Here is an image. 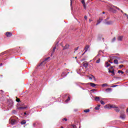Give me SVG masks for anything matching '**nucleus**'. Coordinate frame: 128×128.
Listing matches in <instances>:
<instances>
[{
    "label": "nucleus",
    "instance_id": "nucleus-15",
    "mask_svg": "<svg viewBox=\"0 0 128 128\" xmlns=\"http://www.w3.org/2000/svg\"><path fill=\"white\" fill-rule=\"evenodd\" d=\"M94 100L96 102H100V97L96 96Z\"/></svg>",
    "mask_w": 128,
    "mask_h": 128
},
{
    "label": "nucleus",
    "instance_id": "nucleus-45",
    "mask_svg": "<svg viewBox=\"0 0 128 128\" xmlns=\"http://www.w3.org/2000/svg\"><path fill=\"white\" fill-rule=\"evenodd\" d=\"M102 39L103 42H104V38H102Z\"/></svg>",
    "mask_w": 128,
    "mask_h": 128
},
{
    "label": "nucleus",
    "instance_id": "nucleus-54",
    "mask_svg": "<svg viewBox=\"0 0 128 128\" xmlns=\"http://www.w3.org/2000/svg\"><path fill=\"white\" fill-rule=\"evenodd\" d=\"M36 125V124H34L33 126H34Z\"/></svg>",
    "mask_w": 128,
    "mask_h": 128
},
{
    "label": "nucleus",
    "instance_id": "nucleus-22",
    "mask_svg": "<svg viewBox=\"0 0 128 128\" xmlns=\"http://www.w3.org/2000/svg\"><path fill=\"white\" fill-rule=\"evenodd\" d=\"M56 47H54V48H53L52 52V54H51V56H52V54H54V52H56Z\"/></svg>",
    "mask_w": 128,
    "mask_h": 128
},
{
    "label": "nucleus",
    "instance_id": "nucleus-33",
    "mask_svg": "<svg viewBox=\"0 0 128 128\" xmlns=\"http://www.w3.org/2000/svg\"><path fill=\"white\" fill-rule=\"evenodd\" d=\"M81 2L82 4H86V2H84V0H82Z\"/></svg>",
    "mask_w": 128,
    "mask_h": 128
},
{
    "label": "nucleus",
    "instance_id": "nucleus-38",
    "mask_svg": "<svg viewBox=\"0 0 128 128\" xmlns=\"http://www.w3.org/2000/svg\"><path fill=\"white\" fill-rule=\"evenodd\" d=\"M122 66H124V65L121 64V65H120V66H119V68H122Z\"/></svg>",
    "mask_w": 128,
    "mask_h": 128
},
{
    "label": "nucleus",
    "instance_id": "nucleus-24",
    "mask_svg": "<svg viewBox=\"0 0 128 128\" xmlns=\"http://www.w3.org/2000/svg\"><path fill=\"white\" fill-rule=\"evenodd\" d=\"M101 86L102 87H104V86H108V84H102Z\"/></svg>",
    "mask_w": 128,
    "mask_h": 128
},
{
    "label": "nucleus",
    "instance_id": "nucleus-43",
    "mask_svg": "<svg viewBox=\"0 0 128 128\" xmlns=\"http://www.w3.org/2000/svg\"><path fill=\"white\" fill-rule=\"evenodd\" d=\"M92 78H96L94 77V76H92Z\"/></svg>",
    "mask_w": 128,
    "mask_h": 128
},
{
    "label": "nucleus",
    "instance_id": "nucleus-48",
    "mask_svg": "<svg viewBox=\"0 0 128 128\" xmlns=\"http://www.w3.org/2000/svg\"><path fill=\"white\" fill-rule=\"evenodd\" d=\"M121 10V12L124 13V12L122 11V10Z\"/></svg>",
    "mask_w": 128,
    "mask_h": 128
},
{
    "label": "nucleus",
    "instance_id": "nucleus-34",
    "mask_svg": "<svg viewBox=\"0 0 128 128\" xmlns=\"http://www.w3.org/2000/svg\"><path fill=\"white\" fill-rule=\"evenodd\" d=\"M116 86H118V85H114V86H111L110 88H116Z\"/></svg>",
    "mask_w": 128,
    "mask_h": 128
},
{
    "label": "nucleus",
    "instance_id": "nucleus-41",
    "mask_svg": "<svg viewBox=\"0 0 128 128\" xmlns=\"http://www.w3.org/2000/svg\"><path fill=\"white\" fill-rule=\"evenodd\" d=\"M72 1L70 0V6H72Z\"/></svg>",
    "mask_w": 128,
    "mask_h": 128
},
{
    "label": "nucleus",
    "instance_id": "nucleus-50",
    "mask_svg": "<svg viewBox=\"0 0 128 128\" xmlns=\"http://www.w3.org/2000/svg\"><path fill=\"white\" fill-rule=\"evenodd\" d=\"M126 112H128V108L126 109Z\"/></svg>",
    "mask_w": 128,
    "mask_h": 128
},
{
    "label": "nucleus",
    "instance_id": "nucleus-5",
    "mask_svg": "<svg viewBox=\"0 0 128 128\" xmlns=\"http://www.w3.org/2000/svg\"><path fill=\"white\" fill-rule=\"evenodd\" d=\"M6 36H7V38H10V36H12V34L10 32H6Z\"/></svg>",
    "mask_w": 128,
    "mask_h": 128
},
{
    "label": "nucleus",
    "instance_id": "nucleus-7",
    "mask_svg": "<svg viewBox=\"0 0 128 128\" xmlns=\"http://www.w3.org/2000/svg\"><path fill=\"white\" fill-rule=\"evenodd\" d=\"M83 66L86 68H88V63L87 62H84Z\"/></svg>",
    "mask_w": 128,
    "mask_h": 128
},
{
    "label": "nucleus",
    "instance_id": "nucleus-42",
    "mask_svg": "<svg viewBox=\"0 0 128 128\" xmlns=\"http://www.w3.org/2000/svg\"><path fill=\"white\" fill-rule=\"evenodd\" d=\"M108 62H110V64H112V62H110V60H109Z\"/></svg>",
    "mask_w": 128,
    "mask_h": 128
},
{
    "label": "nucleus",
    "instance_id": "nucleus-10",
    "mask_svg": "<svg viewBox=\"0 0 128 128\" xmlns=\"http://www.w3.org/2000/svg\"><path fill=\"white\" fill-rule=\"evenodd\" d=\"M9 106L11 107L12 106V105L14 104V102H12V100H10L9 102Z\"/></svg>",
    "mask_w": 128,
    "mask_h": 128
},
{
    "label": "nucleus",
    "instance_id": "nucleus-31",
    "mask_svg": "<svg viewBox=\"0 0 128 128\" xmlns=\"http://www.w3.org/2000/svg\"><path fill=\"white\" fill-rule=\"evenodd\" d=\"M107 24H112V22L109 21L108 22H106Z\"/></svg>",
    "mask_w": 128,
    "mask_h": 128
},
{
    "label": "nucleus",
    "instance_id": "nucleus-23",
    "mask_svg": "<svg viewBox=\"0 0 128 128\" xmlns=\"http://www.w3.org/2000/svg\"><path fill=\"white\" fill-rule=\"evenodd\" d=\"M102 36L101 34L99 35L98 36V40H102Z\"/></svg>",
    "mask_w": 128,
    "mask_h": 128
},
{
    "label": "nucleus",
    "instance_id": "nucleus-3",
    "mask_svg": "<svg viewBox=\"0 0 128 128\" xmlns=\"http://www.w3.org/2000/svg\"><path fill=\"white\" fill-rule=\"evenodd\" d=\"M114 8H116V10H120V8L114 5L111 6V7L110 8V10H114Z\"/></svg>",
    "mask_w": 128,
    "mask_h": 128
},
{
    "label": "nucleus",
    "instance_id": "nucleus-46",
    "mask_svg": "<svg viewBox=\"0 0 128 128\" xmlns=\"http://www.w3.org/2000/svg\"><path fill=\"white\" fill-rule=\"evenodd\" d=\"M90 80H92V77H90Z\"/></svg>",
    "mask_w": 128,
    "mask_h": 128
},
{
    "label": "nucleus",
    "instance_id": "nucleus-6",
    "mask_svg": "<svg viewBox=\"0 0 128 128\" xmlns=\"http://www.w3.org/2000/svg\"><path fill=\"white\" fill-rule=\"evenodd\" d=\"M63 48V50H68V48H70V45H68V44H66V46H62Z\"/></svg>",
    "mask_w": 128,
    "mask_h": 128
},
{
    "label": "nucleus",
    "instance_id": "nucleus-40",
    "mask_svg": "<svg viewBox=\"0 0 128 128\" xmlns=\"http://www.w3.org/2000/svg\"><path fill=\"white\" fill-rule=\"evenodd\" d=\"M96 89H92V90L90 91L91 92H94V91H96Z\"/></svg>",
    "mask_w": 128,
    "mask_h": 128
},
{
    "label": "nucleus",
    "instance_id": "nucleus-44",
    "mask_svg": "<svg viewBox=\"0 0 128 128\" xmlns=\"http://www.w3.org/2000/svg\"><path fill=\"white\" fill-rule=\"evenodd\" d=\"M89 22H92V20L90 19V20H89Z\"/></svg>",
    "mask_w": 128,
    "mask_h": 128
},
{
    "label": "nucleus",
    "instance_id": "nucleus-52",
    "mask_svg": "<svg viewBox=\"0 0 128 128\" xmlns=\"http://www.w3.org/2000/svg\"><path fill=\"white\" fill-rule=\"evenodd\" d=\"M125 14V16H128V15H127V14Z\"/></svg>",
    "mask_w": 128,
    "mask_h": 128
},
{
    "label": "nucleus",
    "instance_id": "nucleus-36",
    "mask_svg": "<svg viewBox=\"0 0 128 128\" xmlns=\"http://www.w3.org/2000/svg\"><path fill=\"white\" fill-rule=\"evenodd\" d=\"M83 6H84V8H86V4H83Z\"/></svg>",
    "mask_w": 128,
    "mask_h": 128
},
{
    "label": "nucleus",
    "instance_id": "nucleus-37",
    "mask_svg": "<svg viewBox=\"0 0 128 128\" xmlns=\"http://www.w3.org/2000/svg\"><path fill=\"white\" fill-rule=\"evenodd\" d=\"M84 18L86 20H88V16H84Z\"/></svg>",
    "mask_w": 128,
    "mask_h": 128
},
{
    "label": "nucleus",
    "instance_id": "nucleus-1",
    "mask_svg": "<svg viewBox=\"0 0 128 128\" xmlns=\"http://www.w3.org/2000/svg\"><path fill=\"white\" fill-rule=\"evenodd\" d=\"M104 108H114V110L116 112H120V108H118V107L115 104H106L104 106Z\"/></svg>",
    "mask_w": 128,
    "mask_h": 128
},
{
    "label": "nucleus",
    "instance_id": "nucleus-51",
    "mask_svg": "<svg viewBox=\"0 0 128 128\" xmlns=\"http://www.w3.org/2000/svg\"><path fill=\"white\" fill-rule=\"evenodd\" d=\"M102 14H104L106 12H102Z\"/></svg>",
    "mask_w": 128,
    "mask_h": 128
},
{
    "label": "nucleus",
    "instance_id": "nucleus-12",
    "mask_svg": "<svg viewBox=\"0 0 128 128\" xmlns=\"http://www.w3.org/2000/svg\"><path fill=\"white\" fill-rule=\"evenodd\" d=\"M108 72H110V73H111V74H113V76H114L115 74H114V70H110L109 71H108Z\"/></svg>",
    "mask_w": 128,
    "mask_h": 128
},
{
    "label": "nucleus",
    "instance_id": "nucleus-32",
    "mask_svg": "<svg viewBox=\"0 0 128 128\" xmlns=\"http://www.w3.org/2000/svg\"><path fill=\"white\" fill-rule=\"evenodd\" d=\"M112 42H116V37H114V38L112 39Z\"/></svg>",
    "mask_w": 128,
    "mask_h": 128
},
{
    "label": "nucleus",
    "instance_id": "nucleus-55",
    "mask_svg": "<svg viewBox=\"0 0 128 128\" xmlns=\"http://www.w3.org/2000/svg\"><path fill=\"white\" fill-rule=\"evenodd\" d=\"M24 114H25V115L26 114V112H24Z\"/></svg>",
    "mask_w": 128,
    "mask_h": 128
},
{
    "label": "nucleus",
    "instance_id": "nucleus-2",
    "mask_svg": "<svg viewBox=\"0 0 128 128\" xmlns=\"http://www.w3.org/2000/svg\"><path fill=\"white\" fill-rule=\"evenodd\" d=\"M14 118H16V116H14V117H11L9 120V122L10 124L14 125L16 124H18V122L16 120L14 119Z\"/></svg>",
    "mask_w": 128,
    "mask_h": 128
},
{
    "label": "nucleus",
    "instance_id": "nucleus-17",
    "mask_svg": "<svg viewBox=\"0 0 128 128\" xmlns=\"http://www.w3.org/2000/svg\"><path fill=\"white\" fill-rule=\"evenodd\" d=\"M106 68H108L110 66V64H108V62H106L105 64Z\"/></svg>",
    "mask_w": 128,
    "mask_h": 128
},
{
    "label": "nucleus",
    "instance_id": "nucleus-47",
    "mask_svg": "<svg viewBox=\"0 0 128 128\" xmlns=\"http://www.w3.org/2000/svg\"><path fill=\"white\" fill-rule=\"evenodd\" d=\"M2 66V63H1V64H0V66Z\"/></svg>",
    "mask_w": 128,
    "mask_h": 128
},
{
    "label": "nucleus",
    "instance_id": "nucleus-25",
    "mask_svg": "<svg viewBox=\"0 0 128 128\" xmlns=\"http://www.w3.org/2000/svg\"><path fill=\"white\" fill-rule=\"evenodd\" d=\"M70 97L68 96V99L66 100V102H70Z\"/></svg>",
    "mask_w": 128,
    "mask_h": 128
},
{
    "label": "nucleus",
    "instance_id": "nucleus-16",
    "mask_svg": "<svg viewBox=\"0 0 128 128\" xmlns=\"http://www.w3.org/2000/svg\"><path fill=\"white\" fill-rule=\"evenodd\" d=\"M21 124H26V120H23L20 122Z\"/></svg>",
    "mask_w": 128,
    "mask_h": 128
},
{
    "label": "nucleus",
    "instance_id": "nucleus-27",
    "mask_svg": "<svg viewBox=\"0 0 128 128\" xmlns=\"http://www.w3.org/2000/svg\"><path fill=\"white\" fill-rule=\"evenodd\" d=\"M16 102H20V99L18 98V97H16Z\"/></svg>",
    "mask_w": 128,
    "mask_h": 128
},
{
    "label": "nucleus",
    "instance_id": "nucleus-30",
    "mask_svg": "<svg viewBox=\"0 0 128 128\" xmlns=\"http://www.w3.org/2000/svg\"><path fill=\"white\" fill-rule=\"evenodd\" d=\"M100 102L101 104H102L103 106H104L105 103H104V101L100 100Z\"/></svg>",
    "mask_w": 128,
    "mask_h": 128
},
{
    "label": "nucleus",
    "instance_id": "nucleus-20",
    "mask_svg": "<svg viewBox=\"0 0 128 128\" xmlns=\"http://www.w3.org/2000/svg\"><path fill=\"white\" fill-rule=\"evenodd\" d=\"M111 90H112L111 88H108L106 89V92H110Z\"/></svg>",
    "mask_w": 128,
    "mask_h": 128
},
{
    "label": "nucleus",
    "instance_id": "nucleus-8",
    "mask_svg": "<svg viewBox=\"0 0 128 128\" xmlns=\"http://www.w3.org/2000/svg\"><path fill=\"white\" fill-rule=\"evenodd\" d=\"M88 48H90V46L86 45L84 48L85 52H88Z\"/></svg>",
    "mask_w": 128,
    "mask_h": 128
},
{
    "label": "nucleus",
    "instance_id": "nucleus-18",
    "mask_svg": "<svg viewBox=\"0 0 128 128\" xmlns=\"http://www.w3.org/2000/svg\"><path fill=\"white\" fill-rule=\"evenodd\" d=\"M114 64H118V60H114Z\"/></svg>",
    "mask_w": 128,
    "mask_h": 128
},
{
    "label": "nucleus",
    "instance_id": "nucleus-19",
    "mask_svg": "<svg viewBox=\"0 0 128 128\" xmlns=\"http://www.w3.org/2000/svg\"><path fill=\"white\" fill-rule=\"evenodd\" d=\"M120 118L122 119H124L126 118V115H124V114H121Z\"/></svg>",
    "mask_w": 128,
    "mask_h": 128
},
{
    "label": "nucleus",
    "instance_id": "nucleus-21",
    "mask_svg": "<svg viewBox=\"0 0 128 128\" xmlns=\"http://www.w3.org/2000/svg\"><path fill=\"white\" fill-rule=\"evenodd\" d=\"M26 108V107L22 106L18 108V110H24Z\"/></svg>",
    "mask_w": 128,
    "mask_h": 128
},
{
    "label": "nucleus",
    "instance_id": "nucleus-14",
    "mask_svg": "<svg viewBox=\"0 0 128 128\" xmlns=\"http://www.w3.org/2000/svg\"><path fill=\"white\" fill-rule=\"evenodd\" d=\"M102 20V19L100 18L99 20L97 21V24H96V26H98V24H100V22Z\"/></svg>",
    "mask_w": 128,
    "mask_h": 128
},
{
    "label": "nucleus",
    "instance_id": "nucleus-9",
    "mask_svg": "<svg viewBox=\"0 0 128 128\" xmlns=\"http://www.w3.org/2000/svg\"><path fill=\"white\" fill-rule=\"evenodd\" d=\"M124 38V36H119L117 40H120V41H122V39Z\"/></svg>",
    "mask_w": 128,
    "mask_h": 128
},
{
    "label": "nucleus",
    "instance_id": "nucleus-4",
    "mask_svg": "<svg viewBox=\"0 0 128 128\" xmlns=\"http://www.w3.org/2000/svg\"><path fill=\"white\" fill-rule=\"evenodd\" d=\"M50 57H48L46 58H45V60H43L40 64V66H42V64H46V60H50Z\"/></svg>",
    "mask_w": 128,
    "mask_h": 128
},
{
    "label": "nucleus",
    "instance_id": "nucleus-13",
    "mask_svg": "<svg viewBox=\"0 0 128 128\" xmlns=\"http://www.w3.org/2000/svg\"><path fill=\"white\" fill-rule=\"evenodd\" d=\"M100 105L98 104L96 107H95V110H100Z\"/></svg>",
    "mask_w": 128,
    "mask_h": 128
},
{
    "label": "nucleus",
    "instance_id": "nucleus-53",
    "mask_svg": "<svg viewBox=\"0 0 128 128\" xmlns=\"http://www.w3.org/2000/svg\"><path fill=\"white\" fill-rule=\"evenodd\" d=\"M75 58L76 60V58H78V57H77V56H76V57H75Z\"/></svg>",
    "mask_w": 128,
    "mask_h": 128
},
{
    "label": "nucleus",
    "instance_id": "nucleus-28",
    "mask_svg": "<svg viewBox=\"0 0 128 128\" xmlns=\"http://www.w3.org/2000/svg\"><path fill=\"white\" fill-rule=\"evenodd\" d=\"M84 112H90V109L84 110Z\"/></svg>",
    "mask_w": 128,
    "mask_h": 128
},
{
    "label": "nucleus",
    "instance_id": "nucleus-29",
    "mask_svg": "<svg viewBox=\"0 0 128 128\" xmlns=\"http://www.w3.org/2000/svg\"><path fill=\"white\" fill-rule=\"evenodd\" d=\"M120 73L122 74H124V72H122V70H118V74H120Z\"/></svg>",
    "mask_w": 128,
    "mask_h": 128
},
{
    "label": "nucleus",
    "instance_id": "nucleus-57",
    "mask_svg": "<svg viewBox=\"0 0 128 128\" xmlns=\"http://www.w3.org/2000/svg\"><path fill=\"white\" fill-rule=\"evenodd\" d=\"M123 114H124V112H122Z\"/></svg>",
    "mask_w": 128,
    "mask_h": 128
},
{
    "label": "nucleus",
    "instance_id": "nucleus-26",
    "mask_svg": "<svg viewBox=\"0 0 128 128\" xmlns=\"http://www.w3.org/2000/svg\"><path fill=\"white\" fill-rule=\"evenodd\" d=\"M100 58H98V60H96V64H100Z\"/></svg>",
    "mask_w": 128,
    "mask_h": 128
},
{
    "label": "nucleus",
    "instance_id": "nucleus-35",
    "mask_svg": "<svg viewBox=\"0 0 128 128\" xmlns=\"http://www.w3.org/2000/svg\"><path fill=\"white\" fill-rule=\"evenodd\" d=\"M62 120H65V122H68V119H66V118H64L62 119Z\"/></svg>",
    "mask_w": 128,
    "mask_h": 128
},
{
    "label": "nucleus",
    "instance_id": "nucleus-11",
    "mask_svg": "<svg viewBox=\"0 0 128 128\" xmlns=\"http://www.w3.org/2000/svg\"><path fill=\"white\" fill-rule=\"evenodd\" d=\"M90 84L91 86H92V88H94V86H96V84H95L92 83V82H90Z\"/></svg>",
    "mask_w": 128,
    "mask_h": 128
},
{
    "label": "nucleus",
    "instance_id": "nucleus-49",
    "mask_svg": "<svg viewBox=\"0 0 128 128\" xmlns=\"http://www.w3.org/2000/svg\"><path fill=\"white\" fill-rule=\"evenodd\" d=\"M84 54H86V52H84L82 55L84 56Z\"/></svg>",
    "mask_w": 128,
    "mask_h": 128
},
{
    "label": "nucleus",
    "instance_id": "nucleus-56",
    "mask_svg": "<svg viewBox=\"0 0 128 128\" xmlns=\"http://www.w3.org/2000/svg\"><path fill=\"white\" fill-rule=\"evenodd\" d=\"M111 68H112V66L111 67Z\"/></svg>",
    "mask_w": 128,
    "mask_h": 128
},
{
    "label": "nucleus",
    "instance_id": "nucleus-39",
    "mask_svg": "<svg viewBox=\"0 0 128 128\" xmlns=\"http://www.w3.org/2000/svg\"><path fill=\"white\" fill-rule=\"evenodd\" d=\"M78 50V46L74 48L75 50Z\"/></svg>",
    "mask_w": 128,
    "mask_h": 128
}]
</instances>
